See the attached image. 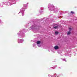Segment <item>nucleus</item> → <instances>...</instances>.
Masks as SVG:
<instances>
[{
  "mask_svg": "<svg viewBox=\"0 0 77 77\" xmlns=\"http://www.w3.org/2000/svg\"><path fill=\"white\" fill-rule=\"evenodd\" d=\"M59 46H58L57 45L54 47V48L55 50H58L59 49Z\"/></svg>",
  "mask_w": 77,
  "mask_h": 77,
  "instance_id": "1",
  "label": "nucleus"
},
{
  "mask_svg": "<svg viewBox=\"0 0 77 77\" xmlns=\"http://www.w3.org/2000/svg\"><path fill=\"white\" fill-rule=\"evenodd\" d=\"M58 27H59V26L57 25V26H54V28L55 29H58Z\"/></svg>",
  "mask_w": 77,
  "mask_h": 77,
  "instance_id": "2",
  "label": "nucleus"
},
{
  "mask_svg": "<svg viewBox=\"0 0 77 77\" xmlns=\"http://www.w3.org/2000/svg\"><path fill=\"white\" fill-rule=\"evenodd\" d=\"M37 44H41V41H38L37 42Z\"/></svg>",
  "mask_w": 77,
  "mask_h": 77,
  "instance_id": "3",
  "label": "nucleus"
},
{
  "mask_svg": "<svg viewBox=\"0 0 77 77\" xmlns=\"http://www.w3.org/2000/svg\"><path fill=\"white\" fill-rule=\"evenodd\" d=\"M55 35H58V34H59V32L56 31L55 32Z\"/></svg>",
  "mask_w": 77,
  "mask_h": 77,
  "instance_id": "4",
  "label": "nucleus"
},
{
  "mask_svg": "<svg viewBox=\"0 0 77 77\" xmlns=\"http://www.w3.org/2000/svg\"><path fill=\"white\" fill-rule=\"evenodd\" d=\"M70 13L72 14H75V13L73 11H72Z\"/></svg>",
  "mask_w": 77,
  "mask_h": 77,
  "instance_id": "5",
  "label": "nucleus"
},
{
  "mask_svg": "<svg viewBox=\"0 0 77 77\" xmlns=\"http://www.w3.org/2000/svg\"><path fill=\"white\" fill-rule=\"evenodd\" d=\"M70 34H71V32H70L69 31L68 32L67 34L70 35Z\"/></svg>",
  "mask_w": 77,
  "mask_h": 77,
  "instance_id": "6",
  "label": "nucleus"
},
{
  "mask_svg": "<svg viewBox=\"0 0 77 77\" xmlns=\"http://www.w3.org/2000/svg\"><path fill=\"white\" fill-rule=\"evenodd\" d=\"M69 31H71L72 30V28L71 27L69 28Z\"/></svg>",
  "mask_w": 77,
  "mask_h": 77,
  "instance_id": "7",
  "label": "nucleus"
},
{
  "mask_svg": "<svg viewBox=\"0 0 77 77\" xmlns=\"http://www.w3.org/2000/svg\"><path fill=\"white\" fill-rule=\"evenodd\" d=\"M22 15H23V14H22Z\"/></svg>",
  "mask_w": 77,
  "mask_h": 77,
  "instance_id": "8",
  "label": "nucleus"
}]
</instances>
